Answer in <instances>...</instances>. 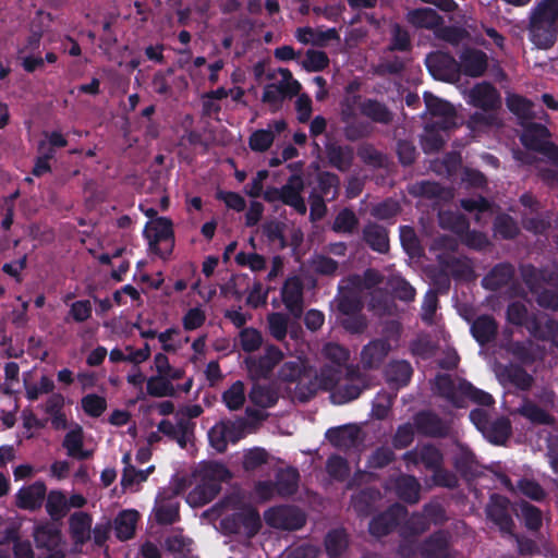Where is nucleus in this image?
I'll return each instance as SVG.
<instances>
[{
    "instance_id": "f257e3e1",
    "label": "nucleus",
    "mask_w": 558,
    "mask_h": 558,
    "mask_svg": "<svg viewBox=\"0 0 558 558\" xmlns=\"http://www.w3.org/2000/svg\"><path fill=\"white\" fill-rule=\"evenodd\" d=\"M527 35L538 49L548 50L558 38V0H541L529 14Z\"/></svg>"
},
{
    "instance_id": "f03ea898",
    "label": "nucleus",
    "mask_w": 558,
    "mask_h": 558,
    "mask_svg": "<svg viewBox=\"0 0 558 558\" xmlns=\"http://www.w3.org/2000/svg\"><path fill=\"white\" fill-rule=\"evenodd\" d=\"M231 477L230 471L221 463L208 462L198 471V483L189 493L187 502L192 507H202L210 502L220 492L221 483Z\"/></svg>"
},
{
    "instance_id": "7ed1b4c3",
    "label": "nucleus",
    "mask_w": 558,
    "mask_h": 558,
    "mask_svg": "<svg viewBox=\"0 0 558 558\" xmlns=\"http://www.w3.org/2000/svg\"><path fill=\"white\" fill-rule=\"evenodd\" d=\"M469 102L482 109L470 118L473 126H493L498 124L497 109L501 106L500 94L490 83L475 84L469 92Z\"/></svg>"
},
{
    "instance_id": "20e7f679",
    "label": "nucleus",
    "mask_w": 558,
    "mask_h": 558,
    "mask_svg": "<svg viewBox=\"0 0 558 558\" xmlns=\"http://www.w3.org/2000/svg\"><path fill=\"white\" fill-rule=\"evenodd\" d=\"M470 420L483 436L495 445H504L510 437L511 422L506 416L492 420L484 409H474L470 412Z\"/></svg>"
},
{
    "instance_id": "39448f33",
    "label": "nucleus",
    "mask_w": 558,
    "mask_h": 558,
    "mask_svg": "<svg viewBox=\"0 0 558 558\" xmlns=\"http://www.w3.org/2000/svg\"><path fill=\"white\" fill-rule=\"evenodd\" d=\"M144 236L148 241L149 250L165 257L171 253L174 245L172 221L166 217L148 221L144 229Z\"/></svg>"
},
{
    "instance_id": "423d86ee",
    "label": "nucleus",
    "mask_w": 558,
    "mask_h": 558,
    "mask_svg": "<svg viewBox=\"0 0 558 558\" xmlns=\"http://www.w3.org/2000/svg\"><path fill=\"white\" fill-rule=\"evenodd\" d=\"M523 133L520 137L521 143L529 149L538 151L558 163V146L548 141L550 133L548 129L535 122H521Z\"/></svg>"
},
{
    "instance_id": "0eeeda50",
    "label": "nucleus",
    "mask_w": 558,
    "mask_h": 558,
    "mask_svg": "<svg viewBox=\"0 0 558 558\" xmlns=\"http://www.w3.org/2000/svg\"><path fill=\"white\" fill-rule=\"evenodd\" d=\"M367 387V376L361 373L357 367L348 366L344 376L342 375L336 389L330 395L331 401L336 404H344L359 398Z\"/></svg>"
},
{
    "instance_id": "6e6552de",
    "label": "nucleus",
    "mask_w": 558,
    "mask_h": 558,
    "mask_svg": "<svg viewBox=\"0 0 558 558\" xmlns=\"http://www.w3.org/2000/svg\"><path fill=\"white\" fill-rule=\"evenodd\" d=\"M343 375V368L332 366L330 364L324 365L319 373L312 368V377L308 379V385L301 386L300 401L306 402L316 395L318 390H326L332 392Z\"/></svg>"
},
{
    "instance_id": "1a4fd4ad",
    "label": "nucleus",
    "mask_w": 558,
    "mask_h": 558,
    "mask_svg": "<svg viewBox=\"0 0 558 558\" xmlns=\"http://www.w3.org/2000/svg\"><path fill=\"white\" fill-rule=\"evenodd\" d=\"M221 529L229 534L254 536L260 529V517L257 510L247 507L225 517L220 522Z\"/></svg>"
},
{
    "instance_id": "9d476101",
    "label": "nucleus",
    "mask_w": 558,
    "mask_h": 558,
    "mask_svg": "<svg viewBox=\"0 0 558 558\" xmlns=\"http://www.w3.org/2000/svg\"><path fill=\"white\" fill-rule=\"evenodd\" d=\"M264 519L269 526L286 531L300 530L306 522L305 513L300 508L289 505L268 509L264 513Z\"/></svg>"
},
{
    "instance_id": "9b49d317",
    "label": "nucleus",
    "mask_w": 558,
    "mask_h": 558,
    "mask_svg": "<svg viewBox=\"0 0 558 558\" xmlns=\"http://www.w3.org/2000/svg\"><path fill=\"white\" fill-rule=\"evenodd\" d=\"M413 424L416 433L424 437L445 438L450 433V424L429 410L417 412L413 416Z\"/></svg>"
},
{
    "instance_id": "f8f14e48",
    "label": "nucleus",
    "mask_w": 558,
    "mask_h": 558,
    "mask_svg": "<svg viewBox=\"0 0 558 558\" xmlns=\"http://www.w3.org/2000/svg\"><path fill=\"white\" fill-rule=\"evenodd\" d=\"M283 359L282 351L276 345H267L264 355L258 359L247 357L245 363L252 379H266L268 378L276 365Z\"/></svg>"
},
{
    "instance_id": "ddd939ff",
    "label": "nucleus",
    "mask_w": 558,
    "mask_h": 558,
    "mask_svg": "<svg viewBox=\"0 0 558 558\" xmlns=\"http://www.w3.org/2000/svg\"><path fill=\"white\" fill-rule=\"evenodd\" d=\"M510 501L508 498L494 494L486 506L487 518L493 521L502 534L512 535L514 522L510 514Z\"/></svg>"
},
{
    "instance_id": "4468645a",
    "label": "nucleus",
    "mask_w": 558,
    "mask_h": 558,
    "mask_svg": "<svg viewBox=\"0 0 558 558\" xmlns=\"http://www.w3.org/2000/svg\"><path fill=\"white\" fill-rule=\"evenodd\" d=\"M279 378L282 381L296 383L294 396L300 400L301 386L308 385V379L312 377V367L301 357L284 362L279 369Z\"/></svg>"
},
{
    "instance_id": "2eb2a0df",
    "label": "nucleus",
    "mask_w": 558,
    "mask_h": 558,
    "mask_svg": "<svg viewBox=\"0 0 558 558\" xmlns=\"http://www.w3.org/2000/svg\"><path fill=\"white\" fill-rule=\"evenodd\" d=\"M520 274L523 282L534 294H538L544 286L558 287V272L551 269H538L531 264L521 265Z\"/></svg>"
},
{
    "instance_id": "dca6fc26",
    "label": "nucleus",
    "mask_w": 558,
    "mask_h": 558,
    "mask_svg": "<svg viewBox=\"0 0 558 558\" xmlns=\"http://www.w3.org/2000/svg\"><path fill=\"white\" fill-rule=\"evenodd\" d=\"M424 101L426 110L433 119L428 123L436 124L442 130H448L454 125L456 110L451 104L432 95L430 93L424 94Z\"/></svg>"
},
{
    "instance_id": "f3484780",
    "label": "nucleus",
    "mask_w": 558,
    "mask_h": 558,
    "mask_svg": "<svg viewBox=\"0 0 558 558\" xmlns=\"http://www.w3.org/2000/svg\"><path fill=\"white\" fill-rule=\"evenodd\" d=\"M407 466L423 464L425 469L433 471L444 464V454L439 448L432 444L417 446L402 456Z\"/></svg>"
},
{
    "instance_id": "a211bd4d",
    "label": "nucleus",
    "mask_w": 558,
    "mask_h": 558,
    "mask_svg": "<svg viewBox=\"0 0 558 558\" xmlns=\"http://www.w3.org/2000/svg\"><path fill=\"white\" fill-rule=\"evenodd\" d=\"M325 156L330 167L340 172H348L354 161V149L350 145L328 140L325 144Z\"/></svg>"
},
{
    "instance_id": "6ab92c4d",
    "label": "nucleus",
    "mask_w": 558,
    "mask_h": 558,
    "mask_svg": "<svg viewBox=\"0 0 558 558\" xmlns=\"http://www.w3.org/2000/svg\"><path fill=\"white\" fill-rule=\"evenodd\" d=\"M466 380L452 378L450 375L440 374L435 378V388L437 393L457 408L464 405V390L461 389Z\"/></svg>"
},
{
    "instance_id": "aec40b11",
    "label": "nucleus",
    "mask_w": 558,
    "mask_h": 558,
    "mask_svg": "<svg viewBox=\"0 0 558 558\" xmlns=\"http://www.w3.org/2000/svg\"><path fill=\"white\" fill-rule=\"evenodd\" d=\"M407 514L404 506L395 504L387 511L375 517L369 522V532L375 536L389 534Z\"/></svg>"
},
{
    "instance_id": "412c9836",
    "label": "nucleus",
    "mask_w": 558,
    "mask_h": 558,
    "mask_svg": "<svg viewBox=\"0 0 558 558\" xmlns=\"http://www.w3.org/2000/svg\"><path fill=\"white\" fill-rule=\"evenodd\" d=\"M286 308L294 318H300L304 310L303 283L299 277L287 279L281 290Z\"/></svg>"
},
{
    "instance_id": "4be33fe9",
    "label": "nucleus",
    "mask_w": 558,
    "mask_h": 558,
    "mask_svg": "<svg viewBox=\"0 0 558 558\" xmlns=\"http://www.w3.org/2000/svg\"><path fill=\"white\" fill-rule=\"evenodd\" d=\"M175 420V423L162 420L158 424V432L177 441L181 448H185L187 441L194 435L195 423L187 422V418H179L177 415Z\"/></svg>"
},
{
    "instance_id": "5701e85b",
    "label": "nucleus",
    "mask_w": 558,
    "mask_h": 558,
    "mask_svg": "<svg viewBox=\"0 0 558 558\" xmlns=\"http://www.w3.org/2000/svg\"><path fill=\"white\" fill-rule=\"evenodd\" d=\"M361 429L355 424L331 427L326 432V439L340 450H349L360 441Z\"/></svg>"
},
{
    "instance_id": "b1692460",
    "label": "nucleus",
    "mask_w": 558,
    "mask_h": 558,
    "mask_svg": "<svg viewBox=\"0 0 558 558\" xmlns=\"http://www.w3.org/2000/svg\"><path fill=\"white\" fill-rule=\"evenodd\" d=\"M303 190L304 181L300 174H292L281 187L282 203L293 207L300 215H305L307 210L302 197Z\"/></svg>"
},
{
    "instance_id": "393cba45",
    "label": "nucleus",
    "mask_w": 558,
    "mask_h": 558,
    "mask_svg": "<svg viewBox=\"0 0 558 558\" xmlns=\"http://www.w3.org/2000/svg\"><path fill=\"white\" fill-rule=\"evenodd\" d=\"M391 347L388 340L375 339L363 347L361 364L364 369H377L388 355Z\"/></svg>"
},
{
    "instance_id": "a878e982",
    "label": "nucleus",
    "mask_w": 558,
    "mask_h": 558,
    "mask_svg": "<svg viewBox=\"0 0 558 558\" xmlns=\"http://www.w3.org/2000/svg\"><path fill=\"white\" fill-rule=\"evenodd\" d=\"M410 195L414 197H422L434 203L448 201L452 197L449 189L441 186L433 181H420L411 184L408 189Z\"/></svg>"
},
{
    "instance_id": "bb28decb",
    "label": "nucleus",
    "mask_w": 558,
    "mask_h": 558,
    "mask_svg": "<svg viewBox=\"0 0 558 558\" xmlns=\"http://www.w3.org/2000/svg\"><path fill=\"white\" fill-rule=\"evenodd\" d=\"M46 485L37 481L27 487H23L16 494V506L21 509L35 510L41 507L46 496Z\"/></svg>"
},
{
    "instance_id": "cd10ccee",
    "label": "nucleus",
    "mask_w": 558,
    "mask_h": 558,
    "mask_svg": "<svg viewBox=\"0 0 558 558\" xmlns=\"http://www.w3.org/2000/svg\"><path fill=\"white\" fill-rule=\"evenodd\" d=\"M448 548L449 534L437 531L422 543L420 553L423 558H450Z\"/></svg>"
},
{
    "instance_id": "c85d7f7f",
    "label": "nucleus",
    "mask_w": 558,
    "mask_h": 558,
    "mask_svg": "<svg viewBox=\"0 0 558 558\" xmlns=\"http://www.w3.org/2000/svg\"><path fill=\"white\" fill-rule=\"evenodd\" d=\"M462 72L472 77L482 76L488 66V58L485 52L477 49H466L460 57Z\"/></svg>"
},
{
    "instance_id": "c756f323",
    "label": "nucleus",
    "mask_w": 558,
    "mask_h": 558,
    "mask_svg": "<svg viewBox=\"0 0 558 558\" xmlns=\"http://www.w3.org/2000/svg\"><path fill=\"white\" fill-rule=\"evenodd\" d=\"M381 499L379 489L367 487L352 495L351 507L359 517H368Z\"/></svg>"
},
{
    "instance_id": "7c9ffc66",
    "label": "nucleus",
    "mask_w": 558,
    "mask_h": 558,
    "mask_svg": "<svg viewBox=\"0 0 558 558\" xmlns=\"http://www.w3.org/2000/svg\"><path fill=\"white\" fill-rule=\"evenodd\" d=\"M513 276L514 267L509 263H500L482 279V286L487 290L497 291L508 286Z\"/></svg>"
},
{
    "instance_id": "2f4dec72",
    "label": "nucleus",
    "mask_w": 558,
    "mask_h": 558,
    "mask_svg": "<svg viewBox=\"0 0 558 558\" xmlns=\"http://www.w3.org/2000/svg\"><path fill=\"white\" fill-rule=\"evenodd\" d=\"M498 324L490 315H481L471 324V333L481 345L492 342L496 338Z\"/></svg>"
},
{
    "instance_id": "473e14b6",
    "label": "nucleus",
    "mask_w": 558,
    "mask_h": 558,
    "mask_svg": "<svg viewBox=\"0 0 558 558\" xmlns=\"http://www.w3.org/2000/svg\"><path fill=\"white\" fill-rule=\"evenodd\" d=\"M363 240L373 250L378 253L385 254L389 251V238L385 227L368 222L364 226Z\"/></svg>"
},
{
    "instance_id": "72a5a7b5",
    "label": "nucleus",
    "mask_w": 558,
    "mask_h": 558,
    "mask_svg": "<svg viewBox=\"0 0 558 558\" xmlns=\"http://www.w3.org/2000/svg\"><path fill=\"white\" fill-rule=\"evenodd\" d=\"M407 21L416 28L437 29L442 17L430 8L414 9L408 12Z\"/></svg>"
},
{
    "instance_id": "f704fd0d",
    "label": "nucleus",
    "mask_w": 558,
    "mask_h": 558,
    "mask_svg": "<svg viewBox=\"0 0 558 558\" xmlns=\"http://www.w3.org/2000/svg\"><path fill=\"white\" fill-rule=\"evenodd\" d=\"M413 368L411 364L404 360L391 361L385 371L388 384L400 388L407 386L412 377Z\"/></svg>"
},
{
    "instance_id": "c9c22d12",
    "label": "nucleus",
    "mask_w": 558,
    "mask_h": 558,
    "mask_svg": "<svg viewBox=\"0 0 558 558\" xmlns=\"http://www.w3.org/2000/svg\"><path fill=\"white\" fill-rule=\"evenodd\" d=\"M300 474L294 468L280 469L276 474V492L280 497H290L298 492Z\"/></svg>"
},
{
    "instance_id": "e433bc0d",
    "label": "nucleus",
    "mask_w": 558,
    "mask_h": 558,
    "mask_svg": "<svg viewBox=\"0 0 558 558\" xmlns=\"http://www.w3.org/2000/svg\"><path fill=\"white\" fill-rule=\"evenodd\" d=\"M360 111L375 123L390 124L393 120L392 111L385 104L376 99H365L362 101L360 104Z\"/></svg>"
},
{
    "instance_id": "4c0bfd02",
    "label": "nucleus",
    "mask_w": 558,
    "mask_h": 558,
    "mask_svg": "<svg viewBox=\"0 0 558 558\" xmlns=\"http://www.w3.org/2000/svg\"><path fill=\"white\" fill-rule=\"evenodd\" d=\"M398 497L411 505L420 501L421 484L413 475H400L395 483Z\"/></svg>"
},
{
    "instance_id": "58836bf2",
    "label": "nucleus",
    "mask_w": 558,
    "mask_h": 558,
    "mask_svg": "<svg viewBox=\"0 0 558 558\" xmlns=\"http://www.w3.org/2000/svg\"><path fill=\"white\" fill-rule=\"evenodd\" d=\"M295 37L302 44H313L318 47H325L328 41L339 39L336 28L316 31L311 27H300L296 29Z\"/></svg>"
},
{
    "instance_id": "ea45409f",
    "label": "nucleus",
    "mask_w": 558,
    "mask_h": 558,
    "mask_svg": "<svg viewBox=\"0 0 558 558\" xmlns=\"http://www.w3.org/2000/svg\"><path fill=\"white\" fill-rule=\"evenodd\" d=\"M501 381H508L521 390H529L533 385V377L521 366L510 364L498 374Z\"/></svg>"
},
{
    "instance_id": "a19ab883",
    "label": "nucleus",
    "mask_w": 558,
    "mask_h": 558,
    "mask_svg": "<svg viewBox=\"0 0 558 558\" xmlns=\"http://www.w3.org/2000/svg\"><path fill=\"white\" fill-rule=\"evenodd\" d=\"M70 531L76 543H85L90 538L92 517L86 512H74L69 519Z\"/></svg>"
},
{
    "instance_id": "79ce46f5",
    "label": "nucleus",
    "mask_w": 558,
    "mask_h": 558,
    "mask_svg": "<svg viewBox=\"0 0 558 558\" xmlns=\"http://www.w3.org/2000/svg\"><path fill=\"white\" fill-rule=\"evenodd\" d=\"M452 463L454 469L463 476L472 474L477 468L475 454L460 442L456 445Z\"/></svg>"
},
{
    "instance_id": "37998d69",
    "label": "nucleus",
    "mask_w": 558,
    "mask_h": 558,
    "mask_svg": "<svg viewBox=\"0 0 558 558\" xmlns=\"http://www.w3.org/2000/svg\"><path fill=\"white\" fill-rule=\"evenodd\" d=\"M515 412L536 425L555 424L554 415L532 401H525Z\"/></svg>"
},
{
    "instance_id": "c03bdc74",
    "label": "nucleus",
    "mask_w": 558,
    "mask_h": 558,
    "mask_svg": "<svg viewBox=\"0 0 558 558\" xmlns=\"http://www.w3.org/2000/svg\"><path fill=\"white\" fill-rule=\"evenodd\" d=\"M349 547L348 534L343 529H335L325 537V549L330 558L341 557Z\"/></svg>"
},
{
    "instance_id": "a18cd8bd",
    "label": "nucleus",
    "mask_w": 558,
    "mask_h": 558,
    "mask_svg": "<svg viewBox=\"0 0 558 558\" xmlns=\"http://www.w3.org/2000/svg\"><path fill=\"white\" fill-rule=\"evenodd\" d=\"M138 513L135 510H124L118 514L114 520L116 536L121 541L133 537Z\"/></svg>"
},
{
    "instance_id": "49530a36",
    "label": "nucleus",
    "mask_w": 558,
    "mask_h": 558,
    "mask_svg": "<svg viewBox=\"0 0 558 558\" xmlns=\"http://www.w3.org/2000/svg\"><path fill=\"white\" fill-rule=\"evenodd\" d=\"M338 312L344 315L362 313L363 302L359 293L354 290H340L339 295L336 299Z\"/></svg>"
},
{
    "instance_id": "de8ad7c7",
    "label": "nucleus",
    "mask_w": 558,
    "mask_h": 558,
    "mask_svg": "<svg viewBox=\"0 0 558 558\" xmlns=\"http://www.w3.org/2000/svg\"><path fill=\"white\" fill-rule=\"evenodd\" d=\"M317 189L318 195H322L326 201H335L339 195L340 179L336 173L329 171H320L317 173Z\"/></svg>"
},
{
    "instance_id": "09e8293b",
    "label": "nucleus",
    "mask_w": 558,
    "mask_h": 558,
    "mask_svg": "<svg viewBox=\"0 0 558 558\" xmlns=\"http://www.w3.org/2000/svg\"><path fill=\"white\" fill-rule=\"evenodd\" d=\"M155 519L159 524H172L179 520V502L159 497L155 506Z\"/></svg>"
},
{
    "instance_id": "8fccbe9b",
    "label": "nucleus",
    "mask_w": 558,
    "mask_h": 558,
    "mask_svg": "<svg viewBox=\"0 0 558 558\" xmlns=\"http://www.w3.org/2000/svg\"><path fill=\"white\" fill-rule=\"evenodd\" d=\"M360 225L355 213L350 208H342L335 217L331 230L336 233L353 234Z\"/></svg>"
},
{
    "instance_id": "3c124183",
    "label": "nucleus",
    "mask_w": 558,
    "mask_h": 558,
    "mask_svg": "<svg viewBox=\"0 0 558 558\" xmlns=\"http://www.w3.org/2000/svg\"><path fill=\"white\" fill-rule=\"evenodd\" d=\"M248 399L255 405L266 409L277 403L278 395L270 386L255 384L248 392Z\"/></svg>"
},
{
    "instance_id": "603ef678",
    "label": "nucleus",
    "mask_w": 558,
    "mask_h": 558,
    "mask_svg": "<svg viewBox=\"0 0 558 558\" xmlns=\"http://www.w3.org/2000/svg\"><path fill=\"white\" fill-rule=\"evenodd\" d=\"M439 131L444 130L436 124L426 123L425 132L421 138L422 148L426 154L437 153L442 148L445 138Z\"/></svg>"
},
{
    "instance_id": "864d4df0",
    "label": "nucleus",
    "mask_w": 558,
    "mask_h": 558,
    "mask_svg": "<svg viewBox=\"0 0 558 558\" xmlns=\"http://www.w3.org/2000/svg\"><path fill=\"white\" fill-rule=\"evenodd\" d=\"M533 102L519 95H510L507 97V107L513 112L521 122H530L535 118L533 112Z\"/></svg>"
},
{
    "instance_id": "5fc2aeb1",
    "label": "nucleus",
    "mask_w": 558,
    "mask_h": 558,
    "mask_svg": "<svg viewBox=\"0 0 558 558\" xmlns=\"http://www.w3.org/2000/svg\"><path fill=\"white\" fill-rule=\"evenodd\" d=\"M245 386L243 381H234L226 391L222 392V402L230 411L240 410L245 403Z\"/></svg>"
},
{
    "instance_id": "6e6d98bb",
    "label": "nucleus",
    "mask_w": 558,
    "mask_h": 558,
    "mask_svg": "<svg viewBox=\"0 0 558 558\" xmlns=\"http://www.w3.org/2000/svg\"><path fill=\"white\" fill-rule=\"evenodd\" d=\"M439 225L442 229L450 230L457 235H462L469 229L466 218L458 213L441 211L439 213Z\"/></svg>"
},
{
    "instance_id": "4d7b16f0",
    "label": "nucleus",
    "mask_w": 558,
    "mask_h": 558,
    "mask_svg": "<svg viewBox=\"0 0 558 558\" xmlns=\"http://www.w3.org/2000/svg\"><path fill=\"white\" fill-rule=\"evenodd\" d=\"M322 354L325 360L332 364V366H338L341 368L347 365L350 359V351L336 342L326 343L322 349Z\"/></svg>"
},
{
    "instance_id": "13d9d810",
    "label": "nucleus",
    "mask_w": 558,
    "mask_h": 558,
    "mask_svg": "<svg viewBox=\"0 0 558 558\" xmlns=\"http://www.w3.org/2000/svg\"><path fill=\"white\" fill-rule=\"evenodd\" d=\"M147 393L155 398L173 397L175 388L165 376L157 375L147 379Z\"/></svg>"
},
{
    "instance_id": "bf43d9fd",
    "label": "nucleus",
    "mask_w": 558,
    "mask_h": 558,
    "mask_svg": "<svg viewBox=\"0 0 558 558\" xmlns=\"http://www.w3.org/2000/svg\"><path fill=\"white\" fill-rule=\"evenodd\" d=\"M46 510L53 520L63 518L69 511L68 499L59 490H52L48 494Z\"/></svg>"
},
{
    "instance_id": "052dcab7",
    "label": "nucleus",
    "mask_w": 558,
    "mask_h": 558,
    "mask_svg": "<svg viewBox=\"0 0 558 558\" xmlns=\"http://www.w3.org/2000/svg\"><path fill=\"white\" fill-rule=\"evenodd\" d=\"M278 74L280 75V80L269 83V85L277 86L289 99L299 95L301 90V84L293 78L291 71L288 69L279 68Z\"/></svg>"
},
{
    "instance_id": "680f3d73",
    "label": "nucleus",
    "mask_w": 558,
    "mask_h": 558,
    "mask_svg": "<svg viewBox=\"0 0 558 558\" xmlns=\"http://www.w3.org/2000/svg\"><path fill=\"white\" fill-rule=\"evenodd\" d=\"M310 266L315 274L320 276L332 277L339 270V263L324 254H315L310 262Z\"/></svg>"
},
{
    "instance_id": "e2e57ef3",
    "label": "nucleus",
    "mask_w": 558,
    "mask_h": 558,
    "mask_svg": "<svg viewBox=\"0 0 558 558\" xmlns=\"http://www.w3.org/2000/svg\"><path fill=\"white\" fill-rule=\"evenodd\" d=\"M300 64L308 72H319L328 66L329 58L324 51L310 49Z\"/></svg>"
},
{
    "instance_id": "0e129e2a",
    "label": "nucleus",
    "mask_w": 558,
    "mask_h": 558,
    "mask_svg": "<svg viewBox=\"0 0 558 558\" xmlns=\"http://www.w3.org/2000/svg\"><path fill=\"white\" fill-rule=\"evenodd\" d=\"M411 48V38L409 32L400 24L395 23L390 28V51H407Z\"/></svg>"
},
{
    "instance_id": "69168bd1",
    "label": "nucleus",
    "mask_w": 558,
    "mask_h": 558,
    "mask_svg": "<svg viewBox=\"0 0 558 558\" xmlns=\"http://www.w3.org/2000/svg\"><path fill=\"white\" fill-rule=\"evenodd\" d=\"M226 434L231 442H236L245 436L246 429L252 425L245 417H236L235 420H221Z\"/></svg>"
},
{
    "instance_id": "338daca9",
    "label": "nucleus",
    "mask_w": 558,
    "mask_h": 558,
    "mask_svg": "<svg viewBox=\"0 0 558 558\" xmlns=\"http://www.w3.org/2000/svg\"><path fill=\"white\" fill-rule=\"evenodd\" d=\"M269 333L277 341H283L288 333L289 317L282 313H270L267 316Z\"/></svg>"
},
{
    "instance_id": "774afa93",
    "label": "nucleus",
    "mask_w": 558,
    "mask_h": 558,
    "mask_svg": "<svg viewBox=\"0 0 558 558\" xmlns=\"http://www.w3.org/2000/svg\"><path fill=\"white\" fill-rule=\"evenodd\" d=\"M357 156L364 163L374 168H383L387 165L386 155L371 144H363L360 146L357 149Z\"/></svg>"
}]
</instances>
